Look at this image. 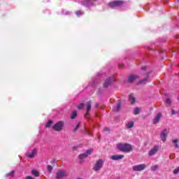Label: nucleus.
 I'll return each instance as SVG.
<instances>
[{
	"label": "nucleus",
	"instance_id": "f257e3e1",
	"mask_svg": "<svg viewBox=\"0 0 179 179\" xmlns=\"http://www.w3.org/2000/svg\"><path fill=\"white\" fill-rule=\"evenodd\" d=\"M117 148L118 150L120 152H124L125 153H129V152H132L134 150V147L131 145V144L128 143H118L117 144Z\"/></svg>",
	"mask_w": 179,
	"mask_h": 179
},
{
	"label": "nucleus",
	"instance_id": "f03ea898",
	"mask_svg": "<svg viewBox=\"0 0 179 179\" xmlns=\"http://www.w3.org/2000/svg\"><path fill=\"white\" fill-rule=\"evenodd\" d=\"M103 165H104V161L103 159H99L95 163V164L93 167V170L94 171H100V170H101V169H103Z\"/></svg>",
	"mask_w": 179,
	"mask_h": 179
},
{
	"label": "nucleus",
	"instance_id": "7ed1b4c3",
	"mask_svg": "<svg viewBox=\"0 0 179 179\" xmlns=\"http://www.w3.org/2000/svg\"><path fill=\"white\" fill-rule=\"evenodd\" d=\"M64 123L62 121L57 122L53 127L54 131H57V132H59V131H62L64 129Z\"/></svg>",
	"mask_w": 179,
	"mask_h": 179
},
{
	"label": "nucleus",
	"instance_id": "20e7f679",
	"mask_svg": "<svg viewBox=\"0 0 179 179\" xmlns=\"http://www.w3.org/2000/svg\"><path fill=\"white\" fill-rule=\"evenodd\" d=\"M146 169V164H141L133 166V171H143Z\"/></svg>",
	"mask_w": 179,
	"mask_h": 179
},
{
	"label": "nucleus",
	"instance_id": "39448f33",
	"mask_svg": "<svg viewBox=\"0 0 179 179\" xmlns=\"http://www.w3.org/2000/svg\"><path fill=\"white\" fill-rule=\"evenodd\" d=\"M68 176V173L65 170H59L56 174L57 179H62Z\"/></svg>",
	"mask_w": 179,
	"mask_h": 179
},
{
	"label": "nucleus",
	"instance_id": "423d86ee",
	"mask_svg": "<svg viewBox=\"0 0 179 179\" xmlns=\"http://www.w3.org/2000/svg\"><path fill=\"white\" fill-rule=\"evenodd\" d=\"M113 82H115V78L114 77L108 78L103 83V87H108V86H111V84L113 83Z\"/></svg>",
	"mask_w": 179,
	"mask_h": 179
},
{
	"label": "nucleus",
	"instance_id": "0eeeda50",
	"mask_svg": "<svg viewBox=\"0 0 179 179\" xmlns=\"http://www.w3.org/2000/svg\"><path fill=\"white\" fill-rule=\"evenodd\" d=\"M160 150V145H155L149 152L148 156H155Z\"/></svg>",
	"mask_w": 179,
	"mask_h": 179
},
{
	"label": "nucleus",
	"instance_id": "6e6552de",
	"mask_svg": "<svg viewBox=\"0 0 179 179\" xmlns=\"http://www.w3.org/2000/svg\"><path fill=\"white\" fill-rule=\"evenodd\" d=\"M123 2L121 1H115L109 3L110 8H118V6H122Z\"/></svg>",
	"mask_w": 179,
	"mask_h": 179
},
{
	"label": "nucleus",
	"instance_id": "1a4fd4ad",
	"mask_svg": "<svg viewBox=\"0 0 179 179\" xmlns=\"http://www.w3.org/2000/svg\"><path fill=\"white\" fill-rule=\"evenodd\" d=\"M90 102H88L87 103V110H86V113L84 115L85 118H86V120H87L88 121H89V120H90Z\"/></svg>",
	"mask_w": 179,
	"mask_h": 179
},
{
	"label": "nucleus",
	"instance_id": "9d476101",
	"mask_svg": "<svg viewBox=\"0 0 179 179\" xmlns=\"http://www.w3.org/2000/svg\"><path fill=\"white\" fill-rule=\"evenodd\" d=\"M167 135H169V131L167 129H164L161 132L160 138L162 142H164L166 141Z\"/></svg>",
	"mask_w": 179,
	"mask_h": 179
},
{
	"label": "nucleus",
	"instance_id": "9b49d317",
	"mask_svg": "<svg viewBox=\"0 0 179 179\" xmlns=\"http://www.w3.org/2000/svg\"><path fill=\"white\" fill-rule=\"evenodd\" d=\"M89 155H90V150H87L85 153L80 155L78 158L82 161L83 159H86Z\"/></svg>",
	"mask_w": 179,
	"mask_h": 179
},
{
	"label": "nucleus",
	"instance_id": "f8f14e48",
	"mask_svg": "<svg viewBox=\"0 0 179 179\" xmlns=\"http://www.w3.org/2000/svg\"><path fill=\"white\" fill-rule=\"evenodd\" d=\"M161 118H162V113H157L155 119L153 120L152 124L156 125V124H157L160 121Z\"/></svg>",
	"mask_w": 179,
	"mask_h": 179
},
{
	"label": "nucleus",
	"instance_id": "ddd939ff",
	"mask_svg": "<svg viewBox=\"0 0 179 179\" xmlns=\"http://www.w3.org/2000/svg\"><path fill=\"white\" fill-rule=\"evenodd\" d=\"M36 155H37V149L34 148V150L28 153V157H29V159H34Z\"/></svg>",
	"mask_w": 179,
	"mask_h": 179
},
{
	"label": "nucleus",
	"instance_id": "4468645a",
	"mask_svg": "<svg viewBox=\"0 0 179 179\" xmlns=\"http://www.w3.org/2000/svg\"><path fill=\"white\" fill-rule=\"evenodd\" d=\"M111 160H121V159H124V155H112L110 157Z\"/></svg>",
	"mask_w": 179,
	"mask_h": 179
},
{
	"label": "nucleus",
	"instance_id": "2eb2a0df",
	"mask_svg": "<svg viewBox=\"0 0 179 179\" xmlns=\"http://www.w3.org/2000/svg\"><path fill=\"white\" fill-rule=\"evenodd\" d=\"M129 101H130L131 104H134V103H135V101H136V99L134 96V94H131L129 96Z\"/></svg>",
	"mask_w": 179,
	"mask_h": 179
},
{
	"label": "nucleus",
	"instance_id": "dca6fc26",
	"mask_svg": "<svg viewBox=\"0 0 179 179\" xmlns=\"http://www.w3.org/2000/svg\"><path fill=\"white\" fill-rule=\"evenodd\" d=\"M136 79H138V76L136 75H131L129 77V82L130 83H132V82L136 80Z\"/></svg>",
	"mask_w": 179,
	"mask_h": 179
},
{
	"label": "nucleus",
	"instance_id": "f3484780",
	"mask_svg": "<svg viewBox=\"0 0 179 179\" xmlns=\"http://www.w3.org/2000/svg\"><path fill=\"white\" fill-rule=\"evenodd\" d=\"M134 125V122H129L126 124V127H127L128 129H131V128H133Z\"/></svg>",
	"mask_w": 179,
	"mask_h": 179
},
{
	"label": "nucleus",
	"instance_id": "a211bd4d",
	"mask_svg": "<svg viewBox=\"0 0 179 179\" xmlns=\"http://www.w3.org/2000/svg\"><path fill=\"white\" fill-rule=\"evenodd\" d=\"M83 6H90V1L89 0H86L82 2Z\"/></svg>",
	"mask_w": 179,
	"mask_h": 179
},
{
	"label": "nucleus",
	"instance_id": "6ab92c4d",
	"mask_svg": "<svg viewBox=\"0 0 179 179\" xmlns=\"http://www.w3.org/2000/svg\"><path fill=\"white\" fill-rule=\"evenodd\" d=\"M77 115H78V112H76V110L73 111L71 115V120H75V118H76Z\"/></svg>",
	"mask_w": 179,
	"mask_h": 179
},
{
	"label": "nucleus",
	"instance_id": "aec40b11",
	"mask_svg": "<svg viewBox=\"0 0 179 179\" xmlns=\"http://www.w3.org/2000/svg\"><path fill=\"white\" fill-rule=\"evenodd\" d=\"M31 174L33 176H35V177H38V176H39L38 171H37L36 170H32L31 171Z\"/></svg>",
	"mask_w": 179,
	"mask_h": 179
},
{
	"label": "nucleus",
	"instance_id": "412c9836",
	"mask_svg": "<svg viewBox=\"0 0 179 179\" xmlns=\"http://www.w3.org/2000/svg\"><path fill=\"white\" fill-rule=\"evenodd\" d=\"M159 169V165H153L151 166V171H156Z\"/></svg>",
	"mask_w": 179,
	"mask_h": 179
},
{
	"label": "nucleus",
	"instance_id": "4be33fe9",
	"mask_svg": "<svg viewBox=\"0 0 179 179\" xmlns=\"http://www.w3.org/2000/svg\"><path fill=\"white\" fill-rule=\"evenodd\" d=\"M52 124V120H49L45 124V128H50Z\"/></svg>",
	"mask_w": 179,
	"mask_h": 179
},
{
	"label": "nucleus",
	"instance_id": "5701e85b",
	"mask_svg": "<svg viewBox=\"0 0 179 179\" xmlns=\"http://www.w3.org/2000/svg\"><path fill=\"white\" fill-rule=\"evenodd\" d=\"M139 108H135L134 110V114H135V115H138V114H139Z\"/></svg>",
	"mask_w": 179,
	"mask_h": 179
},
{
	"label": "nucleus",
	"instance_id": "b1692460",
	"mask_svg": "<svg viewBox=\"0 0 179 179\" xmlns=\"http://www.w3.org/2000/svg\"><path fill=\"white\" fill-rule=\"evenodd\" d=\"M83 11L82 10H78L76 12V16H82V15H83Z\"/></svg>",
	"mask_w": 179,
	"mask_h": 179
},
{
	"label": "nucleus",
	"instance_id": "393cba45",
	"mask_svg": "<svg viewBox=\"0 0 179 179\" xmlns=\"http://www.w3.org/2000/svg\"><path fill=\"white\" fill-rule=\"evenodd\" d=\"M121 108V103H118L117 104L116 108L115 109V111H120V109Z\"/></svg>",
	"mask_w": 179,
	"mask_h": 179
},
{
	"label": "nucleus",
	"instance_id": "a878e982",
	"mask_svg": "<svg viewBox=\"0 0 179 179\" xmlns=\"http://www.w3.org/2000/svg\"><path fill=\"white\" fill-rule=\"evenodd\" d=\"M47 170L49 173H51V171H52V166L48 165L47 167Z\"/></svg>",
	"mask_w": 179,
	"mask_h": 179
},
{
	"label": "nucleus",
	"instance_id": "bb28decb",
	"mask_svg": "<svg viewBox=\"0 0 179 179\" xmlns=\"http://www.w3.org/2000/svg\"><path fill=\"white\" fill-rule=\"evenodd\" d=\"M172 142H173V143H175V147H176V148H178V144H177V142H178V139H174V140L172 141Z\"/></svg>",
	"mask_w": 179,
	"mask_h": 179
},
{
	"label": "nucleus",
	"instance_id": "cd10ccee",
	"mask_svg": "<svg viewBox=\"0 0 179 179\" xmlns=\"http://www.w3.org/2000/svg\"><path fill=\"white\" fill-rule=\"evenodd\" d=\"M83 107H84L83 103H80V104H78V105L77 106V108H78V110H82V108H83Z\"/></svg>",
	"mask_w": 179,
	"mask_h": 179
},
{
	"label": "nucleus",
	"instance_id": "c85d7f7f",
	"mask_svg": "<svg viewBox=\"0 0 179 179\" xmlns=\"http://www.w3.org/2000/svg\"><path fill=\"white\" fill-rule=\"evenodd\" d=\"M13 174H15V171H12L10 173H8L6 176L7 177H9V176H10L11 177H13Z\"/></svg>",
	"mask_w": 179,
	"mask_h": 179
},
{
	"label": "nucleus",
	"instance_id": "c756f323",
	"mask_svg": "<svg viewBox=\"0 0 179 179\" xmlns=\"http://www.w3.org/2000/svg\"><path fill=\"white\" fill-rule=\"evenodd\" d=\"M91 5H96L97 3V0H90Z\"/></svg>",
	"mask_w": 179,
	"mask_h": 179
},
{
	"label": "nucleus",
	"instance_id": "7c9ffc66",
	"mask_svg": "<svg viewBox=\"0 0 179 179\" xmlns=\"http://www.w3.org/2000/svg\"><path fill=\"white\" fill-rule=\"evenodd\" d=\"M146 82H149V80L148 79L142 80L140 81V83H146Z\"/></svg>",
	"mask_w": 179,
	"mask_h": 179
},
{
	"label": "nucleus",
	"instance_id": "2f4dec72",
	"mask_svg": "<svg viewBox=\"0 0 179 179\" xmlns=\"http://www.w3.org/2000/svg\"><path fill=\"white\" fill-rule=\"evenodd\" d=\"M79 127H80V123H78V124L76 125V127L74 131H77V129L79 128Z\"/></svg>",
	"mask_w": 179,
	"mask_h": 179
},
{
	"label": "nucleus",
	"instance_id": "473e14b6",
	"mask_svg": "<svg viewBox=\"0 0 179 179\" xmlns=\"http://www.w3.org/2000/svg\"><path fill=\"white\" fill-rule=\"evenodd\" d=\"M166 103L171 104V101L169 99H166Z\"/></svg>",
	"mask_w": 179,
	"mask_h": 179
},
{
	"label": "nucleus",
	"instance_id": "72a5a7b5",
	"mask_svg": "<svg viewBox=\"0 0 179 179\" xmlns=\"http://www.w3.org/2000/svg\"><path fill=\"white\" fill-rule=\"evenodd\" d=\"M177 113H178V112H176V110H172V114H173V115H176V114H177Z\"/></svg>",
	"mask_w": 179,
	"mask_h": 179
},
{
	"label": "nucleus",
	"instance_id": "f704fd0d",
	"mask_svg": "<svg viewBox=\"0 0 179 179\" xmlns=\"http://www.w3.org/2000/svg\"><path fill=\"white\" fill-rule=\"evenodd\" d=\"M148 67L146 66H143L142 68H141V69L143 70V71H146V69H147Z\"/></svg>",
	"mask_w": 179,
	"mask_h": 179
},
{
	"label": "nucleus",
	"instance_id": "c9c22d12",
	"mask_svg": "<svg viewBox=\"0 0 179 179\" xmlns=\"http://www.w3.org/2000/svg\"><path fill=\"white\" fill-rule=\"evenodd\" d=\"M26 179H34V178H33L31 176H27L26 177Z\"/></svg>",
	"mask_w": 179,
	"mask_h": 179
},
{
	"label": "nucleus",
	"instance_id": "e433bc0d",
	"mask_svg": "<svg viewBox=\"0 0 179 179\" xmlns=\"http://www.w3.org/2000/svg\"><path fill=\"white\" fill-rule=\"evenodd\" d=\"M103 130H104V131H110V128H108V127H105V128L103 129Z\"/></svg>",
	"mask_w": 179,
	"mask_h": 179
},
{
	"label": "nucleus",
	"instance_id": "4c0bfd02",
	"mask_svg": "<svg viewBox=\"0 0 179 179\" xmlns=\"http://www.w3.org/2000/svg\"><path fill=\"white\" fill-rule=\"evenodd\" d=\"M64 15H69V12H66L64 13Z\"/></svg>",
	"mask_w": 179,
	"mask_h": 179
},
{
	"label": "nucleus",
	"instance_id": "58836bf2",
	"mask_svg": "<svg viewBox=\"0 0 179 179\" xmlns=\"http://www.w3.org/2000/svg\"><path fill=\"white\" fill-rule=\"evenodd\" d=\"M178 2H179V0H178Z\"/></svg>",
	"mask_w": 179,
	"mask_h": 179
}]
</instances>
